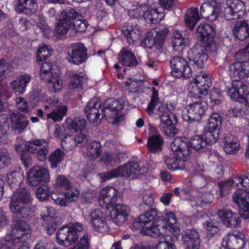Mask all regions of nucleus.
I'll use <instances>...</instances> for the list:
<instances>
[{
  "mask_svg": "<svg viewBox=\"0 0 249 249\" xmlns=\"http://www.w3.org/2000/svg\"><path fill=\"white\" fill-rule=\"evenodd\" d=\"M170 148L172 153L164 157V162L167 167L173 171L183 169L186 162L190 158L191 149L181 138L175 139L170 144Z\"/></svg>",
  "mask_w": 249,
  "mask_h": 249,
  "instance_id": "nucleus-1",
  "label": "nucleus"
},
{
  "mask_svg": "<svg viewBox=\"0 0 249 249\" xmlns=\"http://www.w3.org/2000/svg\"><path fill=\"white\" fill-rule=\"evenodd\" d=\"M147 171V168L141 165V163L130 161L107 172L102 173L99 174V176L103 181L120 177L135 178L140 175L144 174Z\"/></svg>",
  "mask_w": 249,
  "mask_h": 249,
  "instance_id": "nucleus-2",
  "label": "nucleus"
},
{
  "mask_svg": "<svg viewBox=\"0 0 249 249\" xmlns=\"http://www.w3.org/2000/svg\"><path fill=\"white\" fill-rule=\"evenodd\" d=\"M31 231L30 226L26 221L18 219L14 221L12 234L6 236V245L14 248L19 243H24L30 237Z\"/></svg>",
  "mask_w": 249,
  "mask_h": 249,
  "instance_id": "nucleus-3",
  "label": "nucleus"
},
{
  "mask_svg": "<svg viewBox=\"0 0 249 249\" xmlns=\"http://www.w3.org/2000/svg\"><path fill=\"white\" fill-rule=\"evenodd\" d=\"M237 60L229 67L231 77H244L249 74V47H245L238 51L235 55Z\"/></svg>",
  "mask_w": 249,
  "mask_h": 249,
  "instance_id": "nucleus-4",
  "label": "nucleus"
},
{
  "mask_svg": "<svg viewBox=\"0 0 249 249\" xmlns=\"http://www.w3.org/2000/svg\"><path fill=\"white\" fill-rule=\"evenodd\" d=\"M146 224L141 219L140 216L137 218L132 224V228L138 230L142 228L141 233L144 235L157 237L165 233L166 225L162 218L158 217L150 226H145Z\"/></svg>",
  "mask_w": 249,
  "mask_h": 249,
  "instance_id": "nucleus-5",
  "label": "nucleus"
},
{
  "mask_svg": "<svg viewBox=\"0 0 249 249\" xmlns=\"http://www.w3.org/2000/svg\"><path fill=\"white\" fill-rule=\"evenodd\" d=\"M195 80L196 85L190 89L191 96L196 99H201L212 85L211 74L206 71H202L196 75Z\"/></svg>",
  "mask_w": 249,
  "mask_h": 249,
  "instance_id": "nucleus-6",
  "label": "nucleus"
},
{
  "mask_svg": "<svg viewBox=\"0 0 249 249\" xmlns=\"http://www.w3.org/2000/svg\"><path fill=\"white\" fill-rule=\"evenodd\" d=\"M103 107V115L109 123L114 124L120 121L123 107L118 100L108 98L104 102Z\"/></svg>",
  "mask_w": 249,
  "mask_h": 249,
  "instance_id": "nucleus-7",
  "label": "nucleus"
},
{
  "mask_svg": "<svg viewBox=\"0 0 249 249\" xmlns=\"http://www.w3.org/2000/svg\"><path fill=\"white\" fill-rule=\"evenodd\" d=\"M52 64L50 62H44L42 64L39 77L41 79L48 83V86L51 90L55 92L59 90L62 87V81L59 75L56 73L51 74Z\"/></svg>",
  "mask_w": 249,
  "mask_h": 249,
  "instance_id": "nucleus-8",
  "label": "nucleus"
},
{
  "mask_svg": "<svg viewBox=\"0 0 249 249\" xmlns=\"http://www.w3.org/2000/svg\"><path fill=\"white\" fill-rule=\"evenodd\" d=\"M102 102L97 98L91 99L85 108L84 112L90 123L98 124L103 117Z\"/></svg>",
  "mask_w": 249,
  "mask_h": 249,
  "instance_id": "nucleus-9",
  "label": "nucleus"
},
{
  "mask_svg": "<svg viewBox=\"0 0 249 249\" xmlns=\"http://www.w3.org/2000/svg\"><path fill=\"white\" fill-rule=\"evenodd\" d=\"M170 64L172 69L171 74L174 77L188 79L192 76L191 69L185 58L181 56L175 57L170 61Z\"/></svg>",
  "mask_w": 249,
  "mask_h": 249,
  "instance_id": "nucleus-10",
  "label": "nucleus"
},
{
  "mask_svg": "<svg viewBox=\"0 0 249 249\" xmlns=\"http://www.w3.org/2000/svg\"><path fill=\"white\" fill-rule=\"evenodd\" d=\"M49 143L44 139H36L28 141L25 144V149L36 154L37 159L41 162L46 160L49 152Z\"/></svg>",
  "mask_w": 249,
  "mask_h": 249,
  "instance_id": "nucleus-11",
  "label": "nucleus"
},
{
  "mask_svg": "<svg viewBox=\"0 0 249 249\" xmlns=\"http://www.w3.org/2000/svg\"><path fill=\"white\" fill-rule=\"evenodd\" d=\"M190 104L187 107L182 111V117L184 121L189 123L199 121L204 115V106L201 99Z\"/></svg>",
  "mask_w": 249,
  "mask_h": 249,
  "instance_id": "nucleus-12",
  "label": "nucleus"
},
{
  "mask_svg": "<svg viewBox=\"0 0 249 249\" xmlns=\"http://www.w3.org/2000/svg\"><path fill=\"white\" fill-rule=\"evenodd\" d=\"M233 201L239 206V214L244 219L249 218V191L239 189L232 195Z\"/></svg>",
  "mask_w": 249,
  "mask_h": 249,
  "instance_id": "nucleus-13",
  "label": "nucleus"
},
{
  "mask_svg": "<svg viewBox=\"0 0 249 249\" xmlns=\"http://www.w3.org/2000/svg\"><path fill=\"white\" fill-rule=\"evenodd\" d=\"M119 191L115 188L107 186L101 190L99 201V204L103 208L108 210L114 207L118 198L120 197Z\"/></svg>",
  "mask_w": 249,
  "mask_h": 249,
  "instance_id": "nucleus-14",
  "label": "nucleus"
},
{
  "mask_svg": "<svg viewBox=\"0 0 249 249\" xmlns=\"http://www.w3.org/2000/svg\"><path fill=\"white\" fill-rule=\"evenodd\" d=\"M164 139L159 131L155 127L149 130L146 146L148 151L154 154H159L162 151Z\"/></svg>",
  "mask_w": 249,
  "mask_h": 249,
  "instance_id": "nucleus-15",
  "label": "nucleus"
},
{
  "mask_svg": "<svg viewBox=\"0 0 249 249\" xmlns=\"http://www.w3.org/2000/svg\"><path fill=\"white\" fill-rule=\"evenodd\" d=\"M246 242L244 234L240 231H233L227 234L222 243L225 249H242Z\"/></svg>",
  "mask_w": 249,
  "mask_h": 249,
  "instance_id": "nucleus-16",
  "label": "nucleus"
},
{
  "mask_svg": "<svg viewBox=\"0 0 249 249\" xmlns=\"http://www.w3.org/2000/svg\"><path fill=\"white\" fill-rule=\"evenodd\" d=\"M224 12L227 20L242 18L246 12L244 3L241 0H228Z\"/></svg>",
  "mask_w": 249,
  "mask_h": 249,
  "instance_id": "nucleus-17",
  "label": "nucleus"
},
{
  "mask_svg": "<svg viewBox=\"0 0 249 249\" xmlns=\"http://www.w3.org/2000/svg\"><path fill=\"white\" fill-rule=\"evenodd\" d=\"M67 109L66 106H60L57 99H53L44 106L47 118L51 119L54 122L62 120L66 114Z\"/></svg>",
  "mask_w": 249,
  "mask_h": 249,
  "instance_id": "nucleus-18",
  "label": "nucleus"
},
{
  "mask_svg": "<svg viewBox=\"0 0 249 249\" xmlns=\"http://www.w3.org/2000/svg\"><path fill=\"white\" fill-rule=\"evenodd\" d=\"M186 142L189 146V144L196 151L199 152L205 151L207 149V146L211 145L215 143L216 141L209 134H206L205 132L203 135H195L191 137L189 143ZM190 149V148L188 147Z\"/></svg>",
  "mask_w": 249,
  "mask_h": 249,
  "instance_id": "nucleus-19",
  "label": "nucleus"
},
{
  "mask_svg": "<svg viewBox=\"0 0 249 249\" xmlns=\"http://www.w3.org/2000/svg\"><path fill=\"white\" fill-rule=\"evenodd\" d=\"M41 210L40 216L42 225L46 228L47 233L52 235L57 228V224L53 219L56 213V210L53 207H43Z\"/></svg>",
  "mask_w": 249,
  "mask_h": 249,
  "instance_id": "nucleus-20",
  "label": "nucleus"
},
{
  "mask_svg": "<svg viewBox=\"0 0 249 249\" xmlns=\"http://www.w3.org/2000/svg\"><path fill=\"white\" fill-rule=\"evenodd\" d=\"M50 179L48 170L44 168L35 166L31 168L28 174L27 180L30 185L36 186Z\"/></svg>",
  "mask_w": 249,
  "mask_h": 249,
  "instance_id": "nucleus-21",
  "label": "nucleus"
},
{
  "mask_svg": "<svg viewBox=\"0 0 249 249\" xmlns=\"http://www.w3.org/2000/svg\"><path fill=\"white\" fill-rule=\"evenodd\" d=\"M90 223L94 230L101 233L108 231L105 214L100 209H95L89 214Z\"/></svg>",
  "mask_w": 249,
  "mask_h": 249,
  "instance_id": "nucleus-22",
  "label": "nucleus"
},
{
  "mask_svg": "<svg viewBox=\"0 0 249 249\" xmlns=\"http://www.w3.org/2000/svg\"><path fill=\"white\" fill-rule=\"evenodd\" d=\"M68 61L74 65H79L88 58L87 49L81 43L74 44L69 52Z\"/></svg>",
  "mask_w": 249,
  "mask_h": 249,
  "instance_id": "nucleus-23",
  "label": "nucleus"
},
{
  "mask_svg": "<svg viewBox=\"0 0 249 249\" xmlns=\"http://www.w3.org/2000/svg\"><path fill=\"white\" fill-rule=\"evenodd\" d=\"M182 241L185 249H198L200 239L197 231L195 229H187L181 233Z\"/></svg>",
  "mask_w": 249,
  "mask_h": 249,
  "instance_id": "nucleus-24",
  "label": "nucleus"
},
{
  "mask_svg": "<svg viewBox=\"0 0 249 249\" xmlns=\"http://www.w3.org/2000/svg\"><path fill=\"white\" fill-rule=\"evenodd\" d=\"M221 116L217 113H213L205 127L204 132L211 135L216 142L219 138V131L221 128Z\"/></svg>",
  "mask_w": 249,
  "mask_h": 249,
  "instance_id": "nucleus-25",
  "label": "nucleus"
},
{
  "mask_svg": "<svg viewBox=\"0 0 249 249\" xmlns=\"http://www.w3.org/2000/svg\"><path fill=\"white\" fill-rule=\"evenodd\" d=\"M217 214L223 224L227 227L235 228L240 225L241 220L238 214L230 209L223 208L219 210Z\"/></svg>",
  "mask_w": 249,
  "mask_h": 249,
  "instance_id": "nucleus-26",
  "label": "nucleus"
},
{
  "mask_svg": "<svg viewBox=\"0 0 249 249\" xmlns=\"http://www.w3.org/2000/svg\"><path fill=\"white\" fill-rule=\"evenodd\" d=\"M75 228L76 230L82 231L83 230V225L79 222L69 223L67 226H64L59 229L56 233V239L60 245L65 247L70 246V241L67 240L69 238L68 236V232Z\"/></svg>",
  "mask_w": 249,
  "mask_h": 249,
  "instance_id": "nucleus-27",
  "label": "nucleus"
},
{
  "mask_svg": "<svg viewBox=\"0 0 249 249\" xmlns=\"http://www.w3.org/2000/svg\"><path fill=\"white\" fill-rule=\"evenodd\" d=\"M236 186L240 184L245 188H249V178L247 175H237L235 176L232 180H228L224 182H220L218 184V189L222 194L225 193L230 189V187L234 184Z\"/></svg>",
  "mask_w": 249,
  "mask_h": 249,
  "instance_id": "nucleus-28",
  "label": "nucleus"
},
{
  "mask_svg": "<svg viewBox=\"0 0 249 249\" xmlns=\"http://www.w3.org/2000/svg\"><path fill=\"white\" fill-rule=\"evenodd\" d=\"M11 212L18 217L26 218L29 213L33 211V207H29L17 200L15 196H11L9 204Z\"/></svg>",
  "mask_w": 249,
  "mask_h": 249,
  "instance_id": "nucleus-29",
  "label": "nucleus"
},
{
  "mask_svg": "<svg viewBox=\"0 0 249 249\" xmlns=\"http://www.w3.org/2000/svg\"><path fill=\"white\" fill-rule=\"evenodd\" d=\"M219 12V7L215 1L208 0L201 5L200 14L202 18L213 20L217 18Z\"/></svg>",
  "mask_w": 249,
  "mask_h": 249,
  "instance_id": "nucleus-30",
  "label": "nucleus"
},
{
  "mask_svg": "<svg viewBox=\"0 0 249 249\" xmlns=\"http://www.w3.org/2000/svg\"><path fill=\"white\" fill-rule=\"evenodd\" d=\"M191 53L190 60L192 59L194 66L197 68H203L208 60V56L204 51L202 46L198 45L193 47L191 49Z\"/></svg>",
  "mask_w": 249,
  "mask_h": 249,
  "instance_id": "nucleus-31",
  "label": "nucleus"
},
{
  "mask_svg": "<svg viewBox=\"0 0 249 249\" xmlns=\"http://www.w3.org/2000/svg\"><path fill=\"white\" fill-rule=\"evenodd\" d=\"M9 117L12 125V130L18 131L19 133L24 131L25 128L29 124L26 116L17 111H10Z\"/></svg>",
  "mask_w": 249,
  "mask_h": 249,
  "instance_id": "nucleus-32",
  "label": "nucleus"
},
{
  "mask_svg": "<svg viewBox=\"0 0 249 249\" xmlns=\"http://www.w3.org/2000/svg\"><path fill=\"white\" fill-rule=\"evenodd\" d=\"M110 209L114 211L113 220L117 225L123 224L130 212L129 206L120 203H115L114 207Z\"/></svg>",
  "mask_w": 249,
  "mask_h": 249,
  "instance_id": "nucleus-33",
  "label": "nucleus"
},
{
  "mask_svg": "<svg viewBox=\"0 0 249 249\" xmlns=\"http://www.w3.org/2000/svg\"><path fill=\"white\" fill-rule=\"evenodd\" d=\"M118 59L123 66L128 67H134L138 64L135 55L125 47L123 48L118 55Z\"/></svg>",
  "mask_w": 249,
  "mask_h": 249,
  "instance_id": "nucleus-34",
  "label": "nucleus"
},
{
  "mask_svg": "<svg viewBox=\"0 0 249 249\" xmlns=\"http://www.w3.org/2000/svg\"><path fill=\"white\" fill-rule=\"evenodd\" d=\"M223 149L229 154L236 153L240 148L239 140L237 136L228 134L223 139Z\"/></svg>",
  "mask_w": 249,
  "mask_h": 249,
  "instance_id": "nucleus-35",
  "label": "nucleus"
},
{
  "mask_svg": "<svg viewBox=\"0 0 249 249\" xmlns=\"http://www.w3.org/2000/svg\"><path fill=\"white\" fill-rule=\"evenodd\" d=\"M143 19L149 24H156L160 22L164 17L162 12L158 11V9L153 5L149 6L146 4Z\"/></svg>",
  "mask_w": 249,
  "mask_h": 249,
  "instance_id": "nucleus-36",
  "label": "nucleus"
},
{
  "mask_svg": "<svg viewBox=\"0 0 249 249\" xmlns=\"http://www.w3.org/2000/svg\"><path fill=\"white\" fill-rule=\"evenodd\" d=\"M37 7L38 4L36 0H18L15 10L18 13L31 15L36 12Z\"/></svg>",
  "mask_w": 249,
  "mask_h": 249,
  "instance_id": "nucleus-37",
  "label": "nucleus"
},
{
  "mask_svg": "<svg viewBox=\"0 0 249 249\" xmlns=\"http://www.w3.org/2000/svg\"><path fill=\"white\" fill-rule=\"evenodd\" d=\"M234 37L243 41L249 37V26L248 21L244 19L236 22L232 30Z\"/></svg>",
  "mask_w": 249,
  "mask_h": 249,
  "instance_id": "nucleus-38",
  "label": "nucleus"
},
{
  "mask_svg": "<svg viewBox=\"0 0 249 249\" xmlns=\"http://www.w3.org/2000/svg\"><path fill=\"white\" fill-rule=\"evenodd\" d=\"M188 42V36L184 32L174 31L172 36V42L175 51L180 52L183 50Z\"/></svg>",
  "mask_w": 249,
  "mask_h": 249,
  "instance_id": "nucleus-39",
  "label": "nucleus"
},
{
  "mask_svg": "<svg viewBox=\"0 0 249 249\" xmlns=\"http://www.w3.org/2000/svg\"><path fill=\"white\" fill-rule=\"evenodd\" d=\"M30 81V76L25 74L12 81L10 84L11 87L15 92L23 94L26 91V86Z\"/></svg>",
  "mask_w": 249,
  "mask_h": 249,
  "instance_id": "nucleus-40",
  "label": "nucleus"
},
{
  "mask_svg": "<svg viewBox=\"0 0 249 249\" xmlns=\"http://www.w3.org/2000/svg\"><path fill=\"white\" fill-rule=\"evenodd\" d=\"M197 32L199 34L201 41L212 40L215 36L213 27L209 24H200L197 27Z\"/></svg>",
  "mask_w": 249,
  "mask_h": 249,
  "instance_id": "nucleus-41",
  "label": "nucleus"
},
{
  "mask_svg": "<svg viewBox=\"0 0 249 249\" xmlns=\"http://www.w3.org/2000/svg\"><path fill=\"white\" fill-rule=\"evenodd\" d=\"M200 16L197 8H191L185 14V25L190 30H193L196 23L199 20Z\"/></svg>",
  "mask_w": 249,
  "mask_h": 249,
  "instance_id": "nucleus-42",
  "label": "nucleus"
},
{
  "mask_svg": "<svg viewBox=\"0 0 249 249\" xmlns=\"http://www.w3.org/2000/svg\"><path fill=\"white\" fill-rule=\"evenodd\" d=\"M66 123L69 129L73 130L74 132H83L86 127L85 119L80 117L73 119L68 118L66 120Z\"/></svg>",
  "mask_w": 249,
  "mask_h": 249,
  "instance_id": "nucleus-43",
  "label": "nucleus"
},
{
  "mask_svg": "<svg viewBox=\"0 0 249 249\" xmlns=\"http://www.w3.org/2000/svg\"><path fill=\"white\" fill-rule=\"evenodd\" d=\"M71 80L69 84V87L72 89L80 90L83 89V86L87 81V77L83 73H72Z\"/></svg>",
  "mask_w": 249,
  "mask_h": 249,
  "instance_id": "nucleus-44",
  "label": "nucleus"
},
{
  "mask_svg": "<svg viewBox=\"0 0 249 249\" xmlns=\"http://www.w3.org/2000/svg\"><path fill=\"white\" fill-rule=\"evenodd\" d=\"M65 156V152L60 148H57L51 152L48 157V161L50 163L51 168H56L63 160Z\"/></svg>",
  "mask_w": 249,
  "mask_h": 249,
  "instance_id": "nucleus-45",
  "label": "nucleus"
},
{
  "mask_svg": "<svg viewBox=\"0 0 249 249\" xmlns=\"http://www.w3.org/2000/svg\"><path fill=\"white\" fill-rule=\"evenodd\" d=\"M8 182L9 186L13 191H16L20 188V185L23 180L22 175L18 172H14L7 176Z\"/></svg>",
  "mask_w": 249,
  "mask_h": 249,
  "instance_id": "nucleus-46",
  "label": "nucleus"
},
{
  "mask_svg": "<svg viewBox=\"0 0 249 249\" xmlns=\"http://www.w3.org/2000/svg\"><path fill=\"white\" fill-rule=\"evenodd\" d=\"M11 196H15L17 200L21 201L29 207H33L31 204V195L28 191L24 188H20L18 190L14 191Z\"/></svg>",
  "mask_w": 249,
  "mask_h": 249,
  "instance_id": "nucleus-47",
  "label": "nucleus"
},
{
  "mask_svg": "<svg viewBox=\"0 0 249 249\" xmlns=\"http://www.w3.org/2000/svg\"><path fill=\"white\" fill-rule=\"evenodd\" d=\"M101 152V144L97 142H92L88 146L87 155L89 159L93 160L99 157Z\"/></svg>",
  "mask_w": 249,
  "mask_h": 249,
  "instance_id": "nucleus-48",
  "label": "nucleus"
},
{
  "mask_svg": "<svg viewBox=\"0 0 249 249\" xmlns=\"http://www.w3.org/2000/svg\"><path fill=\"white\" fill-rule=\"evenodd\" d=\"M71 25L69 21H67L62 18L59 19L54 30V33L58 36L57 37L59 38V36L66 35L71 27Z\"/></svg>",
  "mask_w": 249,
  "mask_h": 249,
  "instance_id": "nucleus-49",
  "label": "nucleus"
},
{
  "mask_svg": "<svg viewBox=\"0 0 249 249\" xmlns=\"http://www.w3.org/2000/svg\"><path fill=\"white\" fill-rule=\"evenodd\" d=\"M169 30L167 27H163L160 29L154 37L157 43V50H160L161 49L164 39L168 34Z\"/></svg>",
  "mask_w": 249,
  "mask_h": 249,
  "instance_id": "nucleus-50",
  "label": "nucleus"
},
{
  "mask_svg": "<svg viewBox=\"0 0 249 249\" xmlns=\"http://www.w3.org/2000/svg\"><path fill=\"white\" fill-rule=\"evenodd\" d=\"M145 8L146 4H138L136 7L128 11V14L130 18H143Z\"/></svg>",
  "mask_w": 249,
  "mask_h": 249,
  "instance_id": "nucleus-51",
  "label": "nucleus"
},
{
  "mask_svg": "<svg viewBox=\"0 0 249 249\" xmlns=\"http://www.w3.org/2000/svg\"><path fill=\"white\" fill-rule=\"evenodd\" d=\"M62 18L66 19L67 21H70L71 24L74 20L78 18H81L82 15L78 12L72 8H69L65 10L62 13Z\"/></svg>",
  "mask_w": 249,
  "mask_h": 249,
  "instance_id": "nucleus-52",
  "label": "nucleus"
},
{
  "mask_svg": "<svg viewBox=\"0 0 249 249\" xmlns=\"http://www.w3.org/2000/svg\"><path fill=\"white\" fill-rule=\"evenodd\" d=\"M159 102V94L158 91L155 88H152V93L151 96L150 101L148 105L146 108L149 115H152L154 113V110L156 108V106Z\"/></svg>",
  "mask_w": 249,
  "mask_h": 249,
  "instance_id": "nucleus-53",
  "label": "nucleus"
},
{
  "mask_svg": "<svg viewBox=\"0 0 249 249\" xmlns=\"http://www.w3.org/2000/svg\"><path fill=\"white\" fill-rule=\"evenodd\" d=\"M159 128L161 132L168 137H173L178 132L176 124H160Z\"/></svg>",
  "mask_w": 249,
  "mask_h": 249,
  "instance_id": "nucleus-54",
  "label": "nucleus"
},
{
  "mask_svg": "<svg viewBox=\"0 0 249 249\" xmlns=\"http://www.w3.org/2000/svg\"><path fill=\"white\" fill-rule=\"evenodd\" d=\"M232 79V87L237 89L239 92L243 94L247 89L246 80L244 77H231Z\"/></svg>",
  "mask_w": 249,
  "mask_h": 249,
  "instance_id": "nucleus-55",
  "label": "nucleus"
},
{
  "mask_svg": "<svg viewBox=\"0 0 249 249\" xmlns=\"http://www.w3.org/2000/svg\"><path fill=\"white\" fill-rule=\"evenodd\" d=\"M102 160L107 166H113L120 162L117 154L109 152H107L102 156Z\"/></svg>",
  "mask_w": 249,
  "mask_h": 249,
  "instance_id": "nucleus-56",
  "label": "nucleus"
},
{
  "mask_svg": "<svg viewBox=\"0 0 249 249\" xmlns=\"http://www.w3.org/2000/svg\"><path fill=\"white\" fill-rule=\"evenodd\" d=\"M50 191V188L48 185L42 184L36 191V196L40 201L45 200L49 198Z\"/></svg>",
  "mask_w": 249,
  "mask_h": 249,
  "instance_id": "nucleus-57",
  "label": "nucleus"
},
{
  "mask_svg": "<svg viewBox=\"0 0 249 249\" xmlns=\"http://www.w3.org/2000/svg\"><path fill=\"white\" fill-rule=\"evenodd\" d=\"M205 44L204 46H202L204 49V51L206 52V53L212 55L214 57L217 54L218 49L217 44L215 43L213 39L212 40H208V41H204Z\"/></svg>",
  "mask_w": 249,
  "mask_h": 249,
  "instance_id": "nucleus-58",
  "label": "nucleus"
},
{
  "mask_svg": "<svg viewBox=\"0 0 249 249\" xmlns=\"http://www.w3.org/2000/svg\"><path fill=\"white\" fill-rule=\"evenodd\" d=\"M141 219L143 220L144 223L146 224L150 222L152 220H155L158 217H160L162 218L163 221V217L159 215L158 213V210L155 208L151 209L149 211L146 212L144 214L140 215ZM165 223V222H164Z\"/></svg>",
  "mask_w": 249,
  "mask_h": 249,
  "instance_id": "nucleus-59",
  "label": "nucleus"
},
{
  "mask_svg": "<svg viewBox=\"0 0 249 249\" xmlns=\"http://www.w3.org/2000/svg\"><path fill=\"white\" fill-rule=\"evenodd\" d=\"M52 52L48 48V46L43 44L39 47L36 54L37 61H43L48 57L51 56Z\"/></svg>",
  "mask_w": 249,
  "mask_h": 249,
  "instance_id": "nucleus-60",
  "label": "nucleus"
},
{
  "mask_svg": "<svg viewBox=\"0 0 249 249\" xmlns=\"http://www.w3.org/2000/svg\"><path fill=\"white\" fill-rule=\"evenodd\" d=\"M177 116L172 112H164L160 116V124H177Z\"/></svg>",
  "mask_w": 249,
  "mask_h": 249,
  "instance_id": "nucleus-61",
  "label": "nucleus"
},
{
  "mask_svg": "<svg viewBox=\"0 0 249 249\" xmlns=\"http://www.w3.org/2000/svg\"><path fill=\"white\" fill-rule=\"evenodd\" d=\"M11 124L7 114H2L0 115V129L3 134H6L12 129Z\"/></svg>",
  "mask_w": 249,
  "mask_h": 249,
  "instance_id": "nucleus-62",
  "label": "nucleus"
},
{
  "mask_svg": "<svg viewBox=\"0 0 249 249\" xmlns=\"http://www.w3.org/2000/svg\"><path fill=\"white\" fill-rule=\"evenodd\" d=\"M63 149L67 151L73 149L76 146V143L74 137L71 135H65L61 142Z\"/></svg>",
  "mask_w": 249,
  "mask_h": 249,
  "instance_id": "nucleus-63",
  "label": "nucleus"
},
{
  "mask_svg": "<svg viewBox=\"0 0 249 249\" xmlns=\"http://www.w3.org/2000/svg\"><path fill=\"white\" fill-rule=\"evenodd\" d=\"M89 240L90 238L89 237L88 234L85 233L76 245L73 248L68 249H89L90 247Z\"/></svg>",
  "mask_w": 249,
  "mask_h": 249,
  "instance_id": "nucleus-64",
  "label": "nucleus"
}]
</instances>
